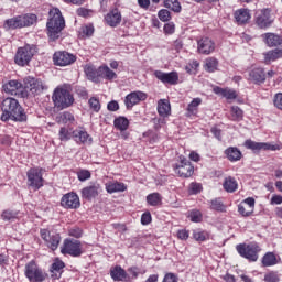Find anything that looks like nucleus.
Instances as JSON below:
<instances>
[{
  "instance_id": "obj_4",
  "label": "nucleus",
  "mask_w": 282,
  "mask_h": 282,
  "mask_svg": "<svg viewBox=\"0 0 282 282\" xmlns=\"http://www.w3.org/2000/svg\"><path fill=\"white\" fill-rule=\"evenodd\" d=\"M44 171L45 170L42 167H31L26 172V184L29 188H32L33 191H40V188H43V185L45 184V180L43 178Z\"/></svg>"
},
{
  "instance_id": "obj_41",
  "label": "nucleus",
  "mask_w": 282,
  "mask_h": 282,
  "mask_svg": "<svg viewBox=\"0 0 282 282\" xmlns=\"http://www.w3.org/2000/svg\"><path fill=\"white\" fill-rule=\"evenodd\" d=\"M22 28H30V25H34L36 23V14H24L20 15Z\"/></svg>"
},
{
  "instance_id": "obj_9",
  "label": "nucleus",
  "mask_w": 282,
  "mask_h": 282,
  "mask_svg": "<svg viewBox=\"0 0 282 282\" xmlns=\"http://www.w3.org/2000/svg\"><path fill=\"white\" fill-rule=\"evenodd\" d=\"M40 235L46 248H50V250L53 251L58 250V246H61V234L56 231H50L47 229H41Z\"/></svg>"
},
{
  "instance_id": "obj_34",
  "label": "nucleus",
  "mask_w": 282,
  "mask_h": 282,
  "mask_svg": "<svg viewBox=\"0 0 282 282\" xmlns=\"http://www.w3.org/2000/svg\"><path fill=\"white\" fill-rule=\"evenodd\" d=\"M74 115L69 111H64L56 117L58 124H74Z\"/></svg>"
},
{
  "instance_id": "obj_25",
  "label": "nucleus",
  "mask_w": 282,
  "mask_h": 282,
  "mask_svg": "<svg viewBox=\"0 0 282 282\" xmlns=\"http://www.w3.org/2000/svg\"><path fill=\"white\" fill-rule=\"evenodd\" d=\"M225 155L229 160V162H239L243 154H241V150L237 147H229L225 150Z\"/></svg>"
},
{
  "instance_id": "obj_6",
  "label": "nucleus",
  "mask_w": 282,
  "mask_h": 282,
  "mask_svg": "<svg viewBox=\"0 0 282 282\" xmlns=\"http://www.w3.org/2000/svg\"><path fill=\"white\" fill-rule=\"evenodd\" d=\"M34 54H36V46L25 45L24 47L18 48L14 62L20 67H25V65H29L30 61H32Z\"/></svg>"
},
{
  "instance_id": "obj_33",
  "label": "nucleus",
  "mask_w": 282,
  "mask_h": 282,
  "mask_svg": "<svg viewBox=\"0 0 282 282\" xmlns=\"http://www.w3.org/2000/svg\"><path fill=\"white\" fill-rule=\"evenodd\" d=\"M263 37L265 40L267 45H269V47H276V45H281L282 43L281 36L274 33H267L263 35Z\"/></svg>"
},
{
  "instance_id": "obj_5",
  "label": "nucleus",
  "mask_w": 282,
  "mask_h": 282,
  "mask_svg": "<svg viewBox=\"0 0 282 282\" xmlns=\"http://www.w3.org/2000/svg\"><path fill=\"white\" fill-rule=\"evenodd\" d=\"M236 250L240 257L247 259L248 261L254 262L259 261V253L261 251V247L258 243H240L237 245Z\"/></svg>"
},
{
  "instance_id": "obj_10",
  "label": "nucleus",
  "mask_w": 282,
  "mask_h": 282,
  "mask_svg": "<svg viewBox=\"0 0 282 282\" xmlns=\"http://www.w3.org/2000/svg\"><path fill=\"white\" fill-rule=\"evenodd\" d=\"M24 274L30 282H43L45 280V273L39 269V265L34 261L25 264Z\"/></svg>"
},
{
  "instance_id": "obj_11",
  "label": "nucleus",
  "mask_w": 282,
  "mask_h": 282,
  "mask_svg": "<svg viewBox=\"0 0 282 282\" xmlns=\"http://www.w3.org/2000/svg\"><path fill=\"white\" fill-rule=\"evenodd\" d=\"M274 23V18H272V10L261 9L256 13V24L261 30L270 28Z\"/></svg>"
},
{
  "instance_id": "obj_59",
  "label": "nucleus",
  "mask_w": 282,
  "mask_h": 282,
  "mask_svg": "<svg viewBox=\"0 0 282 282\" xmlns=\"http://www.w3.org/2000/svg\"><path fill=\"white\" fill-rule=\"evenodd\" d=\"M84 36H91L94 34V25L88 24L82 28Z\"/></svg>"
},
{
  "instance_id": "obj_26",
  "label": "nucleus",
  "mask_w": 282,
  "mask_h": 282,
  "mask_svg": "<svg viewBox=\"0 0 282 282\" xmlns=\"http://www.w3.org/2000/svg\"><path fill=\"white\" fill-rule=\"evenodd\" d=\"M214 94L223 96V98H226L227 100H236L237 98V91L230 88H221L219 86L214 87Z\"/></svg>"
},
{
  "instance_id": "obj_27",
  "label": "nucleus",
  "mask_w": 282,
  "mask_h": 282,
  "mask_svg": "<svg viewBox=\"0 0 282 282\" xmlns=\"http://www.w3.org/2000/svg\"><path fill=\"white\" fill-rule=\"evenodd\" d=\"M110 276L113 281H127L128 274L120 265L110 269Z\"/></svg>"
},
{
  "instance_id": "obj_53",
  "label": "nucleus",
  "mask_w": 282,
  "mask_h": 282,
  "mask_svg": "<svg viewBox=\"0 0 282 282\" xmlns=\"http://www.w3.org/2000/svg\"><path fill=\"white\" fill-rule=\"evenodd\" d=\"M90 109L95 110L96 112L100 111V100L96 97H91L88 101Z\"/></svg>"
},
{
  "instance_id": "obj_63",
  "label": "nucleus",
  "mask_w": 282,
  "mask_h": 282,
  "mask_svg": "<svg viewBox=\"0 0 282 282\" xmlns=\"http://www.w3.org/2000/svg\"><path fill=\"white\" fill-rule=\"evenodd\" d=\"M213 135L217 139V140H221V129L217 128V127H213L210 129Z\"/></svg>"
},
{
  "instance_id": "obj_43",
  "label": "nucleus",
  "mask_w": 282,
  "mask_h": 282,
  "mask_svg": "<svg viewBox=\"0 0 282 282\" xmlns=\"http://www.w3.org/2000/svg\"><path fill=\"white\" fill-rule=\"evenodd\" d=\"M164 8L172 10V12H182V6L177 0H164Z\"/></svg>"
},
{
  "instance_id": "obj_39",
  "label": "nucleus",
  "mask_w": 282,
  "mask_h": 282,
  "mask_svg": "<svg viewBox=\"0 0 282 282\" xmlns=\"http://www.w3.org/2000/svg\"><path fill=\"white\" fill-rule=\"evenodd\" d=\"M1 219L3 221H14V219H19V212L12 209H6L1 214Z\"/></svg>"
},
{
  "instance_id": "obj_22",
  "label": "nucleus",
  "mask_w": 282,
  "mask_h": 282,
  "mask_svg": "<svg viewBox=\"0 0 282 282\" xmlns=\"http://www.w3.org/2000/svg\"><path fill=\"white\" fill-rule=\"evenodd\" d=\"M105 21L110 28H118V25H120L122 21V14L118 9H113L112 11L107 13V15L105 17Z\"/></svg>"
},
{
  "instance_id": "obj_31",
  "label": "nucleus",
  "mask_w": 282,
  "mask_h": 282,
  "mask_svg": "<svg viewBox=\"0 0 282 282\" xmlns=\"http://www.w3.org/2000/svg\"><path fill=\"white\" fill-rule=\"evenodd\" d=\"M158 113L162 118H166L171 113V104H169V100L161 99L158 102Z\"/></svg>"
},
{
  "instance_id": "obj_57",
  "label": "nucleus",
  "mask_w": 282,
  "mask_h": 282,
  "mask_svg": "<svg viewBox=\"0 0 282 282\" xmlns=\"http://www.w3.org/2000/svg\"><path fill=\"white\" fill-rule=\"evenodd\" d=\"M189 191L193 195H197V193H202V184L191 183Z\"/></svg>"
},
{
  "instance_id": "obj_37",
  "label": "nucleus",
  "mask_w": 282,
  "mask_h": 282,
  "mask_svg": "<svg viewBox=\"0 0 282 282\" xmlns=\"http://www.w3.org/2000/svg\"><path fill=\"white\" fill-rule=\"evenodd\" d=\"M279 58H282V48H275L264 54L265 63H272L273 61H279Z\"/></svg>"
},
{
  "instance_id": "obj_21",
  "label": "nucleus",
  "mask_w": 282,
  "mask_h": 282,
  "mask_svg": "<svg viewBox=\"0 0 282 282\" xmlns=\"http://www.w3.org/2000/svg\"><path fill=\"white\" fill-rule=\"evenodd\" d=\"M246 149H250L251 151H274L276 148L270 143L256 142L252 140H247L245 142Z\"/></svg>"
},
{
  "instance_id": "obj_54",
  "label": "nucleus",
  "mask_w": 282,
  "mask_h": 282,
  "mask_svg": "<svg viewBox=\"0 0 282 282\" xmlns=\"http://www.w3.org/2000/svg\"><path fill=\"white\" fill-rule=\"evenodd\" d=\"M68 235L70 237H75L76 239H80V237H83V229H80L78 227L70 228L68 230Z\"/></svg>"
},
{
  "instance_id": "obj_38",
  "label": "nucleus",
  "mask_w": 282,
  "mask_h": 282,
  "mask_svg": "<svg viewBox=\"0 0 282 282\" xmlns=\"http://www.w3.org/2000/svg\"><path fill=\"white\" fill-rule=\"evenodd\" d=\"M217 65H219V62L215 57H208L205 59V72H208L209 74H213V72L217 70Z\"/></svg>"
},
{
  "instance_id": "obj_13",
  "label": "nucleus",
  "mask_w": 282,
  "mask_h": 282,
  "mask_svg": "<svg viewBox=\"0 0 282 282\" xmlns=\"http://www.w3.org/2000/svg\"><path fill=\"white\" fill-rule=\"evenodd\" d=\"M174 171L180 177H192L195 173V167L187 159L181 158L180 164L174 165Z\"/></svg>"
},
{
  "instance_id": "obj_23",
  "label": "nucleus",
  "mask_w": 282,
  "mask_h": 282,
  "mask_svg": "<svg viewBox=\"0 0 282 282\" xmlns=\"http://www.w3.org/2000/svg\"><path fill=\"white\" fill-rule=\"evenodd\" d=\"M281 263V257L276 256L274 252H267L262 259V268H272L273 265H279Z\"/></svg>"
},
{
  "instance_id": "obj_55",
  "label": "nucleus",
  "mask_w": 282,
  "mask_h": 282,
  "mask_svg": "<svg viewBox=\"0 0 282 282\" xmlns=\"http://www.w3.org/2000/svg\"><path fill=\"white\" fill-rule=\"evenodd\" d=\"M273 105L276 109H280V111H282V93H278L274 95Z\"/></svg>"
},
{
  "instance_id": "obj_14",
  "label": "nucleus",
  "mask_w": 282,
  "mask_h": 282,
  "mask_svg": "<svg viewBox=\"0 0 282 282\" xmlns=\"http://www.w3.org/2000/svg\"><path fill=\"white\" fill-rule=\"evenodd\" d=\"M197 52L204 56H208L215 52V42L210 37H200L197 41Z\"/></svg>"
},
{
  "instance_id": "obj_7",
  "label": "nucleus",
  "mask_w": 282,
  "mask_h": 282,
  "mask_svg": "<svg viewBox=\"0 0 282 282\" xmlns=\"http://www.w3.org/2000/svg\"><path fill=\"white\" fill-rule=\"evenodd\" d=\"M72 138H74L77 144H85V142L89 140V134L87 133V131L83 130H75L72 133H69V130H67V128H61L59 140L62 142H67V140H72Z\"/></svg>"
},
{
  "instance_id": "obj_49",
  "label": "nucleus",
  "mask_w": 282,
  "mask_h": 282,
  "mask_svg": "<svg viewBox=\"0 0 282 282\" xmlns=\"http://www.w3.org/2000/svg\"><path fill=\"white\" fill-rule=\"evenodd\" d=\"M77 177L79 182H87V180L91 178V172H89V170H79L77 172Z\"/></svg>"
},
{
  "instance_id": "obj_61",
  "label": "nucleus",
  "mask_w": 282,
  "mask_h": 282,
  "mask_svg": "<svg viewBox=\"0 0 282 282\" xmlns=\"http://www.w3.org/2000/svg\"><path fill=\"white\" fill-rule=\"evenodd\" d=\"M162 282H177V275L175 273H166Z\"/></svg>"
},
{
  "instance_id": "obj_44",
  "label": "nucleus",
  "mask_w": 282,
  "mask_h": 282,
  "mask_svg": "<svg viewBox=\"0 0 282 282\" xmlns=\"http://www.w3.org/2000/svg\"><path fill=\"white\" fill-rule=\"evenodd\" d=\"M115 127L119 129V131H127V129H129V119L126 117L115 119Z\"/></svg>"
},
{
  "instance_id": "obj_50",
  "label": "nucleus",
  "mask_w": 282,
  "mask_h": 282,
  "mask_svg": "<svg viewBox=\"0 0 282 282\" xmlns=\"http://www.w3.org/2000/svg\"><path fill=\"white\" fill-rule=\"evenodd\" d=\"M193 237L196 241H206V239H208V234H206V231L197 229L194 230Z\"/></svg>"
},
{
  "instance_id": "obj_32",
  "label": "nucleus",
  "mask_w": 282,
  "mask_h": 282,
  "mask_svg": "<svg viewBox=\"0 0 282 282\" xmlns=\"http://www.w3.org/2000/svg\"><path fill=\"white\" fill-rule=\"evenodd\" d=\"M85 74L93 83H100V68L96 69L94 66H86Z\"/></svg>"
},
{
  "instance_id": "obj_60",
  "label": "nucleus",
  "mask_w": 282,
  "mask_h": 282,
  "mask_svg": "<svg viewBox=\"0 0 282 282\" xmlns=\"http://www.w3.org/2000/svg\"><path fill=\"white\" fill-rule=\"evenodd\" d=\"M141 224L143 226H149V224H151V213L145 212L144 214H142Z\"/></svg>"
},
{
  "instance_id": "obj_36",
  "label": "nucleus",
  "mask_w": 282,
  "mask_h": 282,
  "mask_svg": "<svg viewBox=\"0 0 282 282\" xmlns=\"http://www.w3.org/2000/svg\"><path fill=\"white\" fill-rule=\"evenodd\" d=\"M223 186L227 193H235L239 185L237 184V180H235V177L228 176L225 178Z\"/></svg>"
},
{
  "instance_id": "obj_62",
  "label": "nucleus",
  "mask_w": 282,
  "mask_h": 282,
  "mask_svg": "<svg viewBox=\"0 0 282 282\" xmlns=\"http://www.w3.org/2000/svg\"><path fill=\"white\" fill-rule=\"evenodd\" d=\"M107 109L108 111H118V109H120V105H118V101L112 100L108 102Z\"/></svg>"
},
{
  "instance_id": "obj_2",
  "label": "nucleus",
  "mask_w": 282,
  "mask_h": 282,
  "mask_svg": "<svg viewBox=\"0 0 282 282\" xmlns=\"http://www.w3.org/2000/svg\"><path fill=\"white\" fill-rule=\"evenodd\" d=\"M47 35L51 41L61 39V33L65 30V18L61 13V9L53 8L48 12V21L46 23Z\"/></svg>"
},
{
  "instance_id": "obj_35",
  "label": "nucleus",
  "mask_w": 282,
  "mask_h": 282,
  "mask_svg": "<svg viewBox=\"0 0 282 282\" xmlns=\"http://www.w3.org/2000/svg\"><path fill=\"white\" fill-rule=\"evenodd\" d=\"M107 193H124L127 185L124 183L112 182L106 185Z\"/></svg>"
},
{
  "instance_id": "obj_1",
  "label": "nucleus",
  "mask_w": 282,
  "mask_h": 282,
  "mask_svg": "<svg viewBox=\"0 0 282 282\" xmlns=\"http://www.w3.org/2000/svg\"><path fill=\"white\" fill-rule=\"evenodd\" d=\"M1 120L8 122V120H13V122H25L28 120V115L23 110V107L19 104V100L8 97L1 102Z\"/></svg>"
},
{
  "instance_id": "obj_17",
  "label": "nucleus",
  "mask_w": 282,
  "mask_h": 282,
  "mask_svg": "<svg viewBox=\"0 0 282 282\" xmlns=\"http://www.w3.org/2000/svg\"><path fill=\"white\" fill-rule=\"evenodd\" d=\"M61 204L64 208H70V209L80 208V198L76 193L72 192V193L65 194L62 197Z\"/></svg>"
},
{
  "instance_id": "obj_45",
  "label": "nucleus",
  "mask_w": 282,
  "mask_h": 282,
  "mask_svg": "<svg viewBox=\"0 0 282 282\" xmlns=\"http://www.w3.org/2000/svg\"><path fill=\"white\" fill-rule=\"evenodd\" d=\"M147 202L150 206H160L162 204V196L160 193H152L147 196Z\"/></svg>"
},
{
  "instance_id": "obj_30",
  "label": "nucleus",
  "mask_w": 282,
  "mask_h": 282,
  "mask_svg": "<svg viewBox=\"0 0 282 282\" xmlns=\"http://www.w3.org/2000/svg\"><path fill=\"white\" fill-rule=\"evenodd\" d=\"M101 78H105V80H113V79L118 78V75L116 74V72L111 70V68H109V66H100L99 67V80Z\"/></svg>"
},
{
  "instance_id": "obj_51",
  "label": "nucleus",
  "mask_w": 282,
  "mask_h": 282,
  "mask_svg": "<svg viewBox=\"0 0 282 282\" xmlns=\"http://www.w3.org/2000/svg\"><path fill=\"white\" fill-rule=\"evenodd\" d=\"M158 17L160 21H163V22L171 21V11L166 9H162L159 11Z\"/></svg>"
},
{
  "instance_id": "obj_24",
  "label": "nucleus",
  "mask_w": 282,
  "mask_h": 282,
  "mask_svg": "<svg viewBox=\"0 0 282 282\" xmlns=\"http://www.w3.org/2000/svg\"><path fill=\"white\" fill-rule=\"evenodd\" d=\"M249 80H251L256 85H261L265 83V72H263V68H253L252 70H250Z\"/></svg>"
},
{
  "instance_id": "obj_46",
  "label": "nucleus",
  "mask_w": 282,
  "mask_h": 282,
  "mask_svg": "<svg viewBox=\"0 0 282 282\" xmlns=\"http://www.w3.org/2000/svg\"><path fill=\"white\" fill-rule=\"evenodd\" d=\"M210 209L217 210L218 213H226V205H224L220 198H215L210 200Z\"/></svg>"
},
{
  "instance_id": "obj_47",
  "label": "nucleus",
  "mask_w": 282,
  "mask_h": 282,
  "mask_svg": "<svg viewBox=\"0 0 282 282\" xmlns=\"http://www.w3.org/2000/svg\"><path fill=\"white\" fill-rule=\"evenodd\" d=\"M230 112L234 121L243 120V110H241V108L238 106H232Z\"/></svg>"
},
{
  "instance_id": "obj_58",
  "label": "nucleus",
  "mask_w": 282,
  "mask_h": 282,
  "mask_svg": "<svg viewBox=\"0 0 282 282\" xmlns=\"http://www.w3.org/2000/svg\"><path fill=\"white\" fill-rule=\"evenodd\" d=\"M243 206H246L249 210H251V213H253L254 210V198L249 197L247 199L243 200Z\"/></svg>"
},
{
  "instance_id": "obj_29",
  "label": "nucleus",
  "mask_w": 282,
  "mask_h": 282,
  "mask_svg": "<svg viewBox=\"0 0 282 282\" xmlns=\"http://www.w3.org/2000/svg\"><path fill=\"white\" fill-rule=\"evenodd\" d=\"M64 268H65V262L61 260H56L51 267L52 279H61Z\"/></svg>"
},
{
  "instance_id": "obj_42",
  "label": "nucleus",
  "mask_w": 282,
  "mask_h": 282,
  "mask_svg": "<svg viewBox=\"0 0 282 282\" xmlns=\"http://www.w3.org/2000/svg\"><path fill=\"white\" fill-rule=\"evenodd\" d=\"M6 25L7 28H9V30H17L18 28H23V24L21 22V15L7 20Z\"/></svg>"
},
{
  "instance_id": "obj_18",
  "label": "nucleus",
  "mask_w": 282,
  "mask_h": 282,
  "mask_svg": "<svg viewBox=\"0 0 282 282\" xmlns=\"http://www.w3.org/2000/svg\"><path fill=\"white\" fill-rule=\"evenodd\" d=\"M26 89H30L31 94L39 95L47 89V85L41 79L29 77L26 78Z\"/></svg>"
},
{
  "instance_id": "obj_8",
  "label": "nucleus",
  "mask_w": 282,
  "mask_h": 282,
  "mask_svg": "<svg viewBox=\"0 0 282 282\" xmlns=\"http://www.w3.org/2000/svg\"><path fill=\"white\" fill-rule=\"evenodd\" d=\"M62 254H69L70 257H80L83 254V247L80 240L66 238L61 247Z\"/></svg>"
},
{
  "instance_id": "obj_12",
  "label": "nucleus",
  "mask_w": 282,
  "mask_h": 282,
  "mask_svg": "<svg viewBox=\"0 0 282 282\" xmlns=\"http://www.w3.org/2000/svg\"><path fill=\"white\" fill-rule=\"evenodd\" d=\"M53 62L58 67H67V65H73V63H76V55L65 51H59L54 53Z\"/></svg>"
},
{
  "instance_id": "obj_56",
  "label": "nucleus",
  "mask_w": 282,
  "mask_h": 282,
  "mask_svg": "<svg viewBox=\"0 0 282 282\" xmlns=\"http://www.w3.org/2000/svg\"><path fill=\"white\" fill-rule=\"evenodd\" d=\"M238 213L242 216V217H250V214L252 213L251 209H249L248 207H246V205L240 204L238 205Z\"/></svg>"
},
{
  "instance_id": "obj_48",
  "label": "nucleus",
  "mask_w": 282,
  "mask_h": 282,
  "mask_svg": "<svg viewBox=\"0 0 282 282\" xmlns=\"http://www.w3.org/2000/svg\"><path fill=\"white\" fill-rule=\"evenodd\" d=\"M281 278H279V273L276 271H270L264 275V282H279Z\"/></svg>"
},
{
  "instance_id": "obj_64",
  "label": "nucleus",
  "mask_w": 282,
  "mask_h": 282,
  "mask_svg": "<svg viewBox=\"0 0 282 282\" xmlns=\"http://www.w3.org/2000/svg\"><path fill=\"white\" fill-rule=\"evenodd\" d=\"M177 237L178 239L186 241V239H188V231L186 229L178 230Z\"/></svg>"
},
{
  "instance_id": "obj_19",
  "label": "nucleus",
  "mask_w": 282,
  "mask_h": 282,
  "mask_svg": "<svg viewBox=\"0 0 282 282\" xmlns=\"http://www.w3.org/2000/svg\"><path fill=\"white\" fill-rule=\"evenodd\" d=\"M142 100H147V94L142 91H133L130 93L128 96H126L124 102L127 109H131L134 107V105H138V102H141Z\"/></svg>"
},
{
  "instance_id": "obj_16",
  "label": "nucleus",
  "mask_w": 282,
  "mask_h": 282,
  "mask_svg": "<svg viewBox=\"0 0 282 282\" xmlns=\"http://www.w3.org/2000/svg\"><path fill=\"white\" fill-rule=\"evenodd\" d=\"M155 78L158 80H161V83L167 84V85H177L180 82V75L177 72H171V73H164L162 70H156L154 73Z\"/></svg>"
},
{
  "instance_id": "obj_20",
  "label": "nucleus",
  "mask_w": 282,
  "mask_h": 282,
  "mask_svg": "<svg viewBox=\"0 0 282 282\" xmlns=\"http://www.w3.org/2000/svg\"><path fill=\"white\" fill-rule=\"evenodd\" d=\"M2 88L6 94H10L11 96H18L20 91H23V84L17 79H12L3 84Z\"/></svg>"
},
{
  "instance_id": "obj_15",
  "label": "nucleus",
  "mask_w": 282,
  "mask_h": 282,
  "mask_svg": "<svg viewBox=\"0 0 282 282\" xmlns=\"http://www.w3.org/2000/svg\"><path fill=\"white\" fill-rule=\"evenodd\" d=\"M100 191H102V187L99 183H90L82 189V197L91 202V199H96L100 195Z\"/></svg>"
},
{
  "instance_id": "obj_40",
  "label": "nucleus",
  "mask_w": 282,
  "mask_h": 282,
  "mask_svg": "<svg viewBox=\"0 0 282 282\" xmlns=\"http://www.w3.org/2000/svg\"><path fill=\"white\" fill-rule=\"evenodd\" d=\"M202 105V98H194L191 104L187 106V116H196L197 107Z\"/></svg>"
},
{
  "instance_id": "obj_52",
  "label": "nucleus",
  "mask_w": 282,
  "mask_h": 282,
  "mask_svg": "<svg viewBox=\"0 0 282 282\" xmlns=\"http://www.w3.org/2000/svg\"><path fill=\"white\" fill-rule=\"evenodd\" d=\"M189 219L191 221H194L195 224H199L202 221V212L194 209L189 213Z\"/></svg>"
},
{
  "instance_id": "obj_28",
  "label": "nucleus",
  "mask_w": 282,
  "mask_h": 282,
  "mask_svg": "<svg viewBox=\"0 0 282 282\" xmlns=\"http://www.w3.org/2000/svg\"><path fill=\"white\" fill-rule=\"evenodd\" d=\"M235 19L238 23V25H245V23H248L250 21V10L248 9H240L235 12Z\"/></svg>"
},
{
  "instance_id": "obj_3",
  "label": "nucleus",
  "mask_w": 282,
  "mask_h": 282,
  "mask_svg": "<svg viewBox=\"0 0 282 282\" xmlns=\"http://www.w3.org/2000/svg\"><path fill=\"white\" fill-rule=\"evenodd\" d=\"M52 100L57 109H67L74 105V96L69 90L63 87H57L52 96Z\"/></svg>"
}]
</instances>
